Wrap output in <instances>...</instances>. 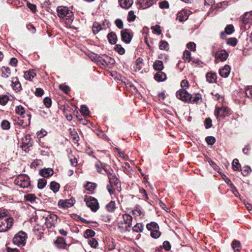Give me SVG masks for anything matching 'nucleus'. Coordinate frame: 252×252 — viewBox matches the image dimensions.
<instances>
[{"label":"nucleus","instance_id":"nucleus-1","mask_svg":"<svg viewBox=\"0 0 252 252\" xmlns=\"http://www.w3.org/2000/svg\"><path fill=\"white\" fill-rule=\"evenodd\" d=\"M13 219L7 215V211L0 209V232H5L9 230L13 225Z\"/></svg>","mask_w":252,"mask_h":252},{"label":"nucleus","instance_id":"nucleus-2","mask_svg":"<svg viewBox=\"0 0 252 252\" xmlns=\"http://www.w3.org/2000/svg\"><path fill=\"white\" fill-rule=\"evenodd\" d=\"M58 16L62 19L72 20L73 16L72 11L66 6H59L57 8Z\"/></svg>","mask_w":252,"mask_h":252},{"label":"nucleus","instance_id":"nucleus-3","mask_svg":"<svg viewBox=\"0 0 252 252\" xmlns=\"http://www.w3.org/2000/svg\"><path fill=\"white\" fill-rule=\"evenodd\" d=\"M14 183L22 188H28L30 186V178L27 175H20L15 179Z\"/></svg>","mask_w":252,"mask_h":252},{"label":"nucleus","instance_id":"nucleus-4","mask_svg":"<svg viewBox=\"0 0 252 252\" xmlns=\"http://www.w3.org/2000/svg\"><path fill=\"white\" fill-rule=\"evenodd\" d=\"M27 238V234L23 231H20L16 234L13 239V243L19 247L25 245Z\"/></svg>","mask_w":252,"mask_h":252},{"label":"nucleus","instance_id":"nucleus-5","mask_svg":"<svg viewBox=\"0 0 252 252\" xmlns=\"http://www.w3.org/2000/svg\"><path fill=\"white\" fill-rule=\"evenodd\" d=\"M95 165L98 172L102 174H107L109 182L110 183V166L99 161L96 162Z\"/></svg>","mask_w":252,"mask_h":252},{"label":"nucleus","instance_id":"nucleus-6","mask_svg":"<svg viewBox=\"0 0 252 252\" xmlns=\"http://www.w3.org/2000/svg\"><path fill=\"white\" fill-rule=\"evenodd\" d=\"M228 113V109L224 106L216 107L215 110V116L220 121V119H223L226 117Z\"/></svg>","mask_w":252,"mask_h":252},{"label":"nucleus","instance_id":"nucleus-7","mask_svg":"<svg viewBox=\"0 0 252 252\" xmlns=\"http://www.w3.org/2000/svg\"><path fill=\"white\" fill-rule=\"evenodd\" d=\"M87 206L93 212H96L99 208L97 200L93 197H89L88 199L85 198Z\"/></svg>","mask_w":252,"mask_h":252},{"label":"nucleus","instance_id":"nucleus-8","mask_svg":"<svg viewBox=\"0 0 252 252\" xmlns=\"http://www.w3.org/2000/svg\"><path fill=\"white\" fill-rule=\"evenodd\" d=\"M125 226L121 225V224L119 223V227L121 228H125L126 231H129V228L131 227L132 218L128 214H125L123 216ZM123 224L122 223V225Z\"/></svg>","mask_w":252,"mask_h":252},{"label":"nucleus","instance_id":"nucleus-9","mask_svg":"<svg viewBox=\"0 0 252 252\" xmlns=\"http://www.w3.org/2000/svg\"><path fill=\"white\" fill-rule=\"evenodd\" d=\"M58 216L54 214L48 215L45 219V223L48 227L54 226L57 223Z\"/></svg>","mask_w":252,"mask_h":252},{"label":"nucleus","instance_id":"nucleus-10","mask_svg":"<svg viewBox=\"0 0 252 252\" xmlns=\"http://www.w3.org/2000/svg\"><path fill=\"white\" fill-rule=\"evenodd\" d=\"M177 97L185 102H189L190 94L184 89H181L176 92Z\"/></svg>","mask_w":252,"mask_h":252},{"label":"nucleus","instance_id":"nucleus-11","mask_svg":"<svg viewBox=\"0 0 252 252\" xmlns=\"http://www.w3.org/2000/svg\"><path fill=\"white\" fill-rule=\"evenodd\" d=\"M228 57V53L225 50H221L217 52L215 54V63H218L220 61H225Z\"/></svg>","mask_w":252,"mask_h":252},{"label":"nucleus","instance_id":"nucleus-12","mask_svg":"<svg viewBox=\"0 0 252 252\" xmlns=\"http://www.w3.org/2000/svg\"><path fill=\"white\" fill-rule=\"evenodd\" d=\"M31 116L30 114H27L25 116L18 118L17 124L25 127L30 125Z\"/></svg>","mask_w":252,"mask_h":252},{"label":"nucleus","instance_id":"nucleus-13","mask_svg":"<svg viewBox=\"0 0 252 252\" xmlns=\"http://www.w3.org/2000/svg\"><path fill=\"white\" fill-rule=\"evenodd\" d=\"M75 202L74 198L70 199L60 200L58 202V206L62 208H68L72 206Z\"/></svg>","mask_w":252,"mask_h":252},{"label":"nucleus","instance_id":"nucleus-14","mask_svg":"<svg viewBox=\"0 0 252 252\" xmlns=\"http://www.w3.org/2000/svg\"><path fill=\"white\" fill-rule=\"evenodd\" d=\"M122 40L126 43L130 42L133 36L132 32L128 29H125L121 31Z\"/></svg>","mask_w":252,"mask_h":252},{"label":"nucleus","instance_id":"nucleus-15","mask_svg":"<svg viewBox=\"0 0 252 252\" xmlns=\"http://www.w3.org/2000/svg\"><path fill=\"white\" fill-rule=\"evenodd\" d=\"M190 14V11L188 9L183 10L179 12L177 14V19L180 22L186 21Z\"/></svg>","mask_w":252,"mask_h":252},{"label":"nucleus","instance_id":"nucleus-16","mask_svg":"<svg viewBox=\"0 0 252 252\" xmlns=\"http://www.w3.org/2000/svg\"><path fill=\"white\" fill-rule=\"evenodd\" d=\"M112 184H114V189H116L118 191L120 192L121 190V183L119 179L116 177L115 175H113L111 173V187Z\"/></svg>","mask_w":252,"mask_h":252},{"label":"nucleus","instance_id":"nucleus-17","mask_svg":"<svg viewBox=\"0 0 252 252\" xmlns=\"http://www.w3.org/2000/svg\"><path fill=\"white\" fill-rule=\"evenodd\" d=\"M12 87L16 92H18L22 90L21 84L18 77H13L11 79Z\"/></svg>","mask_w":252,"mask_h":252},{"label":"nucleus","instance_id":"nucleus-18","mask_svg":"<svg viewBox=\"0 0 252 252\" xmlns=\"http://www.w3.org/2000/svg\"><path fill=\"white\" fill-rule=\"evenodd\" d=\"M154 1V0H138L137 4L140 5V8L146 9L152 6Z\"/></svg>","mask_w":252,"mask_h":252},{"label":"nucleus","instance_id":"nucleus-19","mask_svg":"<svg viewBox=\"0 0 252 252\" xmlns=\"http://www.w3.org/2000/svg\"><path fill=\"white\" fill-rule=\"evenodd\" d=\"M230 67L228 65H225L222 68H220L219 73L221 76L223 78H227L230 72Z\"/></svg>","mask_w":252,"mask_h":252},{"label":"nucleus","instance_id":"nucleus-20","mask_svg":"<svg viewBox=\"0 0 252 252\" xmlns=\"http://www.w3.org/2000/svg\"><path fill=\"white\" fill-rule=\"evenodd\" d=\"M39 173L40 175L44 178H47L52 176L54 173V171L52 168H48L41 169Z\"/></svg>","mask_w":252,"mask_h":252},{"label":"nucleus","instance_id":"nucleus-21","mask_svg":"<svg viewBox=\"0 0 252 252\" xmlns=\"http://www.w3.org/2000/svg\"><path fill=\"white\" fill-rule=\"evenodd\" d=\"M55 244L56 247L60 249H64L66 245L65 239L61 237L57 238L55 242Z\"/></svg>","mask_w":252,"mask_h":252},{"label":"nucleus","instance_id":"nucleus-22","mask_svg":"<svg viewBox=\"0 0 252 252\" xmlns=\"http://www.w3.org/2000/svg\"><path fill=\"white\" fill-rule=\"evenodd\" d=\"M154 78L158 82H162L166 79V75L163 72L159 71L155 74Z\"/></svg>","mask_w":252,"mask_h":252},{"label":"nucleus","instance_id":"nucleus-23","mask_svg":"<svg viewBox=\"0 0 252 252\" xmlns=\"http://www.w3.org/2000/svg\"><path fill=\"white\" fill-rule=\"evenodd\" d=\"M202 96L199 94H196L192 96L190 94V98L189 102L193 103H198L202 102Z\"/></svg>","mask_w":252,"mask_h":252},{"label":"nucleus","instance_id":"nucleus-24","mask_svg":"<svg viewBox=\"0 0 252 252\" xmlns=\"http://www.w3.org/2000/svg\"><path fill=\"white\" fill-rule=\"evenodd\" d=\"M133 67L134 71L136 72L141 70L143 67V60L141 58L137 59L136 60Z\"/></svg>","mask_w":252,"mask_h":252},{"label":"nucleus","instance_id":"nucleus-25","mask_svg":"<svg viewBox=\"0 0 252 252\" xmlns=\"http://www.w3.org/2000/svg\"><path fill=\"white\" fill-rule=\"evenodd\" d=\"M133 0H119L121 6L123 8L127 9L133 4Z\"/></svg>","mask_w":252,"mask_h":252},{"label":"nucleus","instance_id":"nucleus-26","mask_svg":"<svg viewBox=\"0 0 252 252\" xmlns=\"http://www.w3.org/2000/svg\"><path fill=\"white\" fill-rule=\"evenodd\" d=\"M25 141H23L21 148L26 151L27 149L32 146V144L30 142L31 140L30 136H26Z\"/></svg>","mask_w":252,"mask_h":252},{"label":"nucleus","instance_id":"nucleus-27","mask_svg":"<svg viewBox=\"0 0 252 252\" xmlns=\"http://www.w3.org/2000/svg\"><path fill=\"white\" fill-rule=\"evenodd\" d=\"M36 75L34 70H29L25 72L24 77L26 80H32V79Z\"/></svg>","mask_w":252,"mask_h":252},{"label":"nucleus","instance_id":"nucleus-28","mask_svg":"<svg viewBox=\"0 0 252 252\" xmlns=\"http://www.w3.org/2000/svg\"><path fill=\"white\" fill-rule=\"evenodd\" d=\"M1 71L2 72V77L3 78H8L11 74V71L8 67L2 66Z\"/></svg>","mask_w":252,"mask_h":252},{"label":"nucleus","instance_id":"nucleus-29","mask_svg":"<svg viewBox=\"0 0 252 252\" xmlns=\"http://www.w3.org/2000/svg\"><path fill=\"white\" fill-rule=\"evenodd\" d=\"M132 214L135 216H139L141 218H142L144 216L143 212L141 209L140 206L138 205L136 206L133 210Z\"/></svg>","mask_w":252,"mask_h":252},{"label":"nucleus","instance_id":"nucleus-30","mask_svg":"<svg viewBox=\"0 0 252 252\" xmlns=\"http://www.w3.org/2000/svg\"><path fill=\"white\" fill-rule=\"evenodd\" d=\"M154 68L156 70L161 71L163 68V64L162 61H156L153 64Z\"/></svg>","mask_w":252,"mask_h":252},{"label":"nucleus","instance_id":"nucleus-31","mask_svg":"<svg viewBox=\"0 0 252 252\" xmlns=\"http://www.w3.org/2000/svg\"><path fill=\"white\" fill-rule=\"evenodd\" d=\"M231 246L234 251H240L242 247L240 242L236 240L232 242Z\"/></svg>","mask_w":252,"mask_h":252},{"label":"nucleus","instance_id":"nucleus-32","mask_svg":"<svg viewBox=\"0 0 252 252\" xmlns=\"http://www.w3.org/2000/svg\"><path fill=\"white\" fill-rule=\"evenodd\" d=\"M207 81L209 83H213L217 79L216 74L212 73H208L206 74Z\"/></svg>","mask_w":252,"mask_h":252},{"label":"nucleus","instance_id":"nucleus-33","mask_svg":"<svg viewBox=\"0 0 252 252\" xmlns=\"http://www.w3.org/2000/svg\"><path fill=\"white\" fill-rule=\"evenodd\" d=\"M252 14L250 13L246 12L245 13L242 18V22L246 25L249 23V20L252 18Z\"/></svg>","mask_w":252,"mask_h":252},{"label":"nucleus","instance_id":"nucleus-34","mask_svg":"<svg viewBox=\"0 0 252 252\" xmlns=\"http://www.w3.org/2000/svg\"><path fill=\"white\" fill-rule=\"evenodd\" d=\"M25 198L28 201L32 203H33L35 202L37 197L34 194L29 193L25 195Z\"/></svg>","mask_w":252,"mask_h":252},{"label":"nucleus","instance_id":"nucleus-35","mask_svg":"<svg viewBox=\"0 0 252 252\" xmlns=\"http://www.w3.org/2000/svg\"><path fill=\"white\" fill-rule=\"evenodd\" d=\"M60 186L59 184L53 181L50 183V189L55 193L58 192L59 190Z\"/></svg>","mask_w":252,"mask_h":252},{"label":"nucleus","instance_id":"nucleus-36","mask_svg":"<svg viewBox=\"0 0 252 252\" xmlns=\"http://www.w3.org/2000/svg\"><path fill=\"white\" fill-rule=\"evenodd\" d=\"M103 28H102L101 27V26L99 23H98L97 22H94L93 24L92 30H93V32L94 34H96V33H98V32L99 31L102 30Z\"/></svg>","mask_w":252,"mask_h":252},{"label":"nucleus","instance_id":"nucleus-37","mask_svg":"<svg viewBox=\"0 0 252 252\" xmlns=\"http://www.w3.org/2000/svg\"><path fill=\"white\" fill-rule=\"evenodd\" d=\"M15 112L16 114L20 115L21 116H24L25 111L24 107L22 106L19 105L16 107Z\"/></svg>","mask_w":252,"mask_h":252},{"label":"nucleus","instance_id":"nucleus-38","mask_svg":"<svg viewBox=\"0 0 252 252\" xmlns=\"http://www.w3.org/2000/svg\"><path fill=\"white\" fill-rule=\"evenodd\" d=\"M114 50L120 55H124L125 53V49L120 44H117L114 47Z\"/></svg>","mask_w":252,"mask_h":252},{"label":"nucleus","instance_id":"nucleus-39","mask_svg":"<svg viewBox=\"0 0 252 252\" xmlns=\"http://www.w3.org/2000/svg\"><path fill=\"white\" fill-rule=\"evenodd\" d=\"M85 188L87 190L92 192L96 188V185L94 183L88 182L85 185Z\"/></svg>","mask_w":252,"mask_h":252},{"label":"nucleus","instance_id":"nucleus-40","mask_svg":"<svg viewBox=\"0 0 252 252\" xmlns=\"http://www.w3.org/2000/svg\"><path fill=\"white\" fill-rule=\"evenodd\" d=\"M147 228L149 231H152L155 230L157 228H158V224L155 222H152L150 223L147 224Z\"/></svg>","mask_w":252,"mask_h":252},{"label":"nucleus","instance_id":"nucleus-41","mask_svg":"<svg viewBox=\"0 0 252 252\" xmlns=\"http://www.w3.org/2000/svg\"><path fill=\"white\" fill-rule=\"evenodd\" d=\"M143 225L141 223H137L136 225L134 226L133 227V230L136 232H142L143 229Z\"/></svg>","mask_w":252,"mask_h":252},{"label":"nucleus","instance_id":"nucleus-42","mask_svg":"<svg viewBox=\"0 0 252 252\" xmlns=\"http://www.w3.org/2000/svg\"><path fill=\"white\" fill-rule=\"evenodd\" d=\"M232 165L233 169L235 171L239 170L241 168V165L239 163L238 160L237 159H234L233 160Z\"/></svg>","mask_w":252,"mask_h":252},{"label":"nucleus","instance_id":"nucleus-43","mask_svg":"<svg viewBox=\"0 0 252 252\" xmlns=\"http://www.w3.org/2000/svg\"><path fill=\"white\" fill-rule=\"evenodd\" d=\"M46 183H47V181L45 179H44V178L40 179L38 180V183H37L38 188L39 189H43L45 187V186H46Z\"/></svg>","mask_w":252,"mask_h":252},{"label":"nucleus","instance_id":"nucleus-44","mask_svg":"<svg viewBox=\"0 0 252 252\" xmlns=\"http://www.w3.org/2000/svg\"><path fill=\"white\" fill-rule=\"evenodd\" d=\"M95 232L94 231L91 229H87L85 231L84 234V236L85 238H89L94 236Z\"/></svg>","mask_w":252,"mask_h":252},{"label":"nucleus","instance_id":"nucleus-45","mask_svg":"<svg viewBox=\"0 0 252 252\" xmlns=\"http://www.w3.org/2000/svg\"><path fill=\"white\" fill-rule=\"evenodd\" d=\"M136 16L133 11L131 10L128 12L127 20L128 22H131L135 20Z\"/></svg>","mask_w":252,"mask_h":252},{"label":"nucleus","instance_id":"nucleus-46","mask_svg":"<svg viewBox=\"0 0 252 252\" xmlns=\"http://www.w3.org/2000/svg\"><path fill=\"white\" fill-rule=\"evenodd\" d=\"M191 54L190 52L188 50L184 51L183 54L184 60L187 62H189L190 61Z\"/></svg>","mask_w":252,"mask_h":252},{"label":"nucleus","instance_id":"nucleus-47","mask_svg":"<svg viewBox=\"0 0 252 252\" xmlns=\"http://www.w3.org/2000/svg\"><path fill=\"white\" fill-rule=\"evenodd\" d=\"M158 228H157L155 230H153L151 232V236L152 237L157 239L158 238L160 235V232L158 231Z\"/></svg>","mask_w":252,"mask_h":252},{"label":"nucleus","instance_id":"nucleus-48","mask_svg":"<svg viewBox=\"0 0 252 252\" xmlns=\"http://www.w3.org/2000/svg\"><path fill=\"white\" fill-rule=\"evenodd\" d=\"M159 48L161 50H168V44L166 41L162 40L160 42Z\"/></svg>","mask_w":252,"mask_h":252},{"label":"nucleus","instance_id":"nucleus-49","mask_svg":"<svg viewBox=\"0 0 252 252\" xmlns=\"http://www.w3.org/2000/svg\"><path fill=\"white\" fill-rule=\"evenodd\" d=\"M80 112L84 116L89 115L90 112L88 108L85 105L81 106Z\"/></svg>","mask_w":252,"mask_h":252},{"label":"nucleus","instance_id":"nucleus-50","mask_svg":"<svg viewBox=\"0 0 252 252\" xmlns=\"http://www.w3.org/2000/svg\"><path fill=\"white\" fill-rule=\"evenodd\" d=\"M1 126L3 129L7 130L10 128V124L7 121L3 120L1 123Z\"/></svg>","mask_w":252,"mask_h":252},{"label":"nucleus","instance_id":"nucleus-51","mask_svg":"<svg viewBox=\"0 0 252 252\" xmlns=\"http://www.w3.org/2000/svg\"><path fill=\"white\" fill-rule=\"evenodd\" d=\"M206 141L208 145H213L216 139L214 136H208L206 138Z\"/></svg>","mask_w":252,"mask_h":252},{"label":"nucleus","instance_id":"nucleus-52","mask_svg":"<svg viewBox=\"0 0 252 252\" xmlns=\"http://www.w3.org/2000/svg\"><path fill=\"white\" fill-rule=\"evenodd\" d=\"M234 31V27L232 25H229L225 28V32L228 34H231Z\"/></svg>","mask_w":252,"mask_h":252},{"label":"nucleus","instance_id":"nucleus-53","mask_svg":"<svg viewBox=\"0 0 252 252\" xmlns=\"http://www.w3.org/2000/svg\"><path fill=\"white\" fill-rule=\"evenodd\" d=\"M89 244L93 248H96L98 245L97 241L94 238H91L88 241Z\"/></svg>","mask_w":252,"mask_h":252},{"label":"nucleus","instance_id":"nucleus-54","mask_svg":"<svg viewBox=\"0 0 252 252\" xmlns=\"http://www.w3.org/2000/svg\"><path fill=\"white\" fill-rule=\"evenodd\" d=\"M59 88L66 94H68L70 91L68 86L65 84L60 85Z\"/></svg>","mask_w":252,"mask_h":252},{"label":"nucleus","instance_id":"nucleus-55","mask_svg":"<svg viewBox=\"0 0 252 252\" xmlns=\"http://www.w3.org/2000/svg\"><path fill=\"white\" fill-rule=\"evenodd\" d=\"M115 24L119 29H121L123 28L124 24L121 19H117L115 21Z\"/></svg>","mask_w":252,"mask_h":252},{"label":"nucleus","instance_id":"nucleus-56","mask_svg":"<svg viewBox=\"0 0 252 252\" xmlns=\"http://www.w3.org/2000/svg\"><path fill=\"white\" fill-rule=\"evenodd\" d=\"M246 94L249 98L252 99V86H250L246 89Z\"/></svg>","mask_w":252,"mask_h":252},{"label":"nucleus","instance_id":"nucleus-57","mask_svg":"<svg viewBox=\"0 0 252 252\" xmlns=\"http://www.w3.org/2000/svg\"><path fill=\"white\" fill-rule=\"evenodd\" d=\"M237 43V39L235 38H229L227 41V43L229 45H230L233 46H235Z\"/></svg>","mask_w":252,"mask_h":252},{"label":"nucleus","instance_id":"nucleus-58","mask_svg":"<svg viewBox=\"0 0 252 252\" xmlns=\"http://www.w3.org/2000/svg\"><path fill=\"white\" fill-rule=\"evenodd\" d=\"M205 125L206 128H209L212 126V120L210 118H206L205 120Z\"/></svg>","mask_w":252,"mask_h":252},{"label":"nucleus","instance_id":"nucleus-59","mask_svg":"<svg viewBox=\"0 0 252 252\" xmlns=\"http://www.w3.org/2000/svg\"><path fill=\"white\" fill-rule=\"evenodd\" d=\"M163 247L166 251H169L171 249V245L168 241H165L163 243Z\"/></svg>","mask_w":252,"mask_h":252},{"label":"nucleus","instance_id":"nucleus-60","mask_svg":"<svg viewBox=\"0 0 252 252\" xmlns=\"http://www.w3.org/2000/svg\"><path fill=\"white\" fill-rule=\"evenodd\" d=\"M159 7L162 9L167 8L169 7V3L167 1H163L159 3Z\"/></svg>","mask_w":252,"mask_h":252},{"label":"nucleus","instance_id":"nucleus-61","mask_svg":"<svg viewBox=\"0 0 252 252\" xmlns=\"http://www.w3.org/2000/svg\"><path fill=\"white\" fill-rule=\"evenodd\" d=\"M51 99L48 97H45L44 99V103L45 105L49 108L51 105Z\"/></svg>","mask_w":252,"mask_h":252},{"label":"nucleus","instance_id":"nucleus-62","mask_svg":"<svg viewBox=\"0 0 252 252\" xmlns=\"http://www.w3.org/2000/svg\"><path fill=\"white\" fill-rule=\"evenodd\" d=\"M47 132L44 129H41L40 131H38L37 132V136L39 137V138L43 137L47 134Z\"/></svg>","mask_w":252,"mask_h":252},{"label":"nucleus","instance_id":"nucleus-63","mask_svg":"<svg viewBox=\"0 0 252 252\" xmlns=\"http://www.w3.org/2000/svg\"><path fill=\"white\" fill-rule=\"evenodd\" d=\"M111 77H114L116 81H119L121 80V76L120 74H118L116 72H111Z\"/></svg>","mask_w":252,"mask_h":252},{"label":"nucleus","instance_id":"nucleus-64","mask_svg":"<svg viewBox=\"0 0 252 252\" xmlns=\"http://www.w3.org/2000/svg\"><path fill=\"white\" fill-rule=\"evenodd\" d=\"M187 47L189 49L194 51L195 50L196 45L194 43L190 42L187 44Z\"/></svg>","mask_w":252,"mask_h":252}]
</instances>
